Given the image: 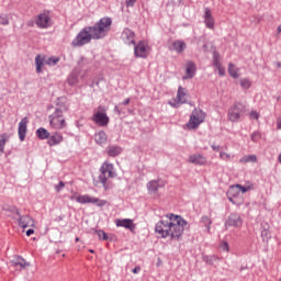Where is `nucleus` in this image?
<instances>
[{
    "label": "nucleus",
    "instance_id": "nucleus-1",
    "mask_svg": "<svg viewBox=\"0 0 281 281\" xmlns=\"http://www.w3.org/2000/svg\"><path fill=\"white\" fill-rule=\"evenodd\" d=\"M111 25H113L111 18H101L94 25L83 27L72 40L71 46L85 47V45H89L91 41H102V38H106L109 32H111Z\"/></svg>",
    "mask_w": 281,
    "mask_h": 281
},
{
    "label": "nucleus",
    "instance_id": "nucleus-2",
    "mask_svg": "<svg viewBox=\"0 0 281 281\" xmlns=\"http://www.w3.org/2000/svg\"><path fill=\"white\" fill-rule=\"evenodd\" d=\"M188 227V221L175 214H168L165 218L157 222L155 232L159 238H170L171 240H181L184 229Z\"/></svg>",
    "mask_w": 281,
    "mask_h": 281
},
{
    "label": "nucleus",
    "instance_id": "nucleus-3",
    "mask_svg": "<svg viewBox=\"0 0 281 281\" xmlns=\"http://www.w3.org/2000/svg\"><path fill=\"white\" fill-rule=\"evenodd\" d=\"M68 111L69 104H67V99L59 98L57 100V108L48 116V122L55 131H63V128H67V121L65 120L63 113H67Z\"/></svg>",
    "mask_w": 281,
    "mask_h": 281
},
{
    "label": "nucleus",
    "instance_id": "nucleus-4",
    "mask_svg": "<svg viewBox=\"0 0 281 281\" xmlns=\"http://www.w3.org/2000/svg\"><path fill=\"white\" fill-rule=\"evenodd\" d=\"M247 113V109L244 103L236 102L233 106L229 108L227 117L229 122H238L239 120H243L245 117V114Z\"/></svg>",
    "mask_w": 281,
    "mask_h": 281
},
{
    "label": "nucleus",
    "instance_id": "nucleus-5",
    "mask_svg": "<svg viewBox=\"0 0 281 281\" xmlns=\"http://www.w3.org/2000/svg\"><path fill=\"white\" fill-rule=\"evenodd\" d=\"M100 172L101 175L99 176V181L106 190V175L108 177H110V179H115V177H117V173L115 172V167L113 166V164L104 161L100 168Z\"/></svg>",
    "mask_w": 281,
    "mask_h": 281
},
{
    "label": "nucleus",
    "instance_id": "nucleus-6",
    "mask_svg": "<svg viewBox=\"0 0 281 281\" xmlns=\"http://www.w3.org/2000/svg\"><path fill=\"white\" fill-rule=\"evenodd\" d=\"M203 122H205V112L201 109H194L190 115L189 122L187 123V127L191 130L199 128Z\"/></svg>",
    "mask_w": 281,
    "mask_h": 281
},
{
    "label": "nucleus",
    "instance_id": "nucleus-7",
    "mask_svg": "<svg viewBox=\"0 0 281 281\" xmlns=\"http://www.w3.org/2000/svg\"><path fill=\"white\" fill-rule=\"evenodd\" d=\"M53 23L49 11H44L35 18V25L40 27V30H47L48 27H52Z\"/></svg>",
    "mask_w": 281,
    "mask_h": 281
},
{
    "label": "nucleus",
    "instance_id": "nucleus-8",
    "mask_svg": "<svg viewBox=\"0 0 281 281\" xmlns=\"http://www.w3.org/2000/svg\"><path fill=\"white\" fill-rule=\"evenodd\" d=\"M77 203H80L81 205L91 203V204L97 205L98 207H104V205H106L105 200H100L99 198H93L89 194L78 195Z\"/></svg>",
    "mask_w": 281,
    "mask_h": 281
},
{
    "label": "nucleus",
    "instance_id": "nucleus-9",
    "mask_svg": "<svg viewBox=\"0 0 281 281\" xmlns=\"http://www.w3.org/2000/svg\"><path fill=\"white\" fill-rule=\"evenodd\" d=\"M149 52L150 47L146 41H140L137 45L134 46V55L136 58H148Z\"/></svg>",
    "mask_w": 281,
    "mask_h": 281
},
{
    "label": "nucleus",
    "instance_id": "nucleus-10",
    "mask_svg": "<svg viewBox=\"0 0 281 281\" xmlns=\"http://www.w3.org/2000/svg\"><path fill=\"white\" fill-rule=\"evenodd\" d=\"M186 102H188V90L180 86L178 88L176 100L173 102L169 101L168 104H170V106H173V109H177L179 104H186Z\"/></svg>",
    "mask_w": 281,
    "mask_h": 281
},
{
    "label": "nucleus",
    "instance_id": "nucleus-11",
    "mask_svg": "<svg viewBox=\"0 0 281 281\" xmlns=\"http://www.w3.org/2000/svg\"><path fill=\"white\" fill-rule=\"evenodd\" d=\"M225 227H243V217H240V214L232 213L225 222Z\"/></svg>",
    "mask_w": 281,
    "mask_h": 281
},
{
    "label": "nucleus",
    "instance_id": "nucleus-12",
    "mask_svg": "<svg viewBox=\"0 0 281 281\" xmlns=\"http://www.w3.org/2000/svg\"><path fill=\"white\" fill-rule=\"evenodd\" d=\"M92 122H94V124H97L98 126H109V115L101 111L95 112L92 115Z\"/></svg>",
    "mask_w": 281,
    "mask_h": 281
},
{
    "label": "nucleus",
    "instance_id": "nucleus-13",
    "mask_svg": "<svg viewBox=\"0 0 281 281\" xmlns=\"http://www.w3.org/2000/svg\"><path fill=\"white\" fill-rule=\"evenodd\" d=\"M116 227H124V229H128L130 232H135V223L131 218H116L114 221Z\"/></svg>",
    "mask_w": 281,
    "mask_h": 281
},
{
    "label": "nucleus",
    "instance_id": "nucleus-14",
    "mask_svg": "<svg viewBox=\"0 0 281 281\" xmlns=\"http://www.w3.org/2000/svg\"><path fill=\"white\" fill-rule=\"evenodd\" d=\"M166 183H164V180H151L147 183V190L149 194H157L159 192L160 188H164Z\"/></svg>",
    "mask_w": 281,
    "mask_h": 281
},
{
    "label": "nucleus",
    "instance_id": "nucleus-15",
    "mask_svg": "<svg viewBox=\"0 0 281 281\" xmlns=\"http://www.w3.org/2000/svg\"><path fill=\"white\" fill-rule=\"evenodd\" d=\"M194 76H196V64L189 60L186 64V75L182 78L183 80H191Z\"/></svg>",
    "mask_w": 281,
    "mask_h": 281
},
{
    "label": "nucleus",
    "instance_id": "nucleus-16",
    "mask_svg": "<svg viewBox=\"0 0 281 281\" xmlns=\"http://www.w3.org/2000/svg\"><path fill=\"white\" fill-rule=\"evenodd\" d=\"M122 41L125 45H135V32L130 29H125L121 34Z\"/></svg>",
    "mask_w": 281,
    "mask_h": 281
},
{
    "label": "nucleus",
    "instance_id": "nucleus-17",
    "mask_svg": "<svg viewBox=\"0 0 281 281\" xmlns=\"http://www.w3.org/2000/svg\"><path fill=\"white\" fill-rule=\"evenodd\" d=\"M27 117H23L18 127V135L20 142H25V135H27Z\"/></svg>",
    "mask_w": 281,
    "mask_h": 281
},
{
    "label": "nucleus",
    "instance_id": "nucleus-18",
    "mask_svg": "<svg viewBox=\"0 0 281 281\" xmlns=\"http://www.w3.org/2000/svg\"><path fill=\"white\" fill-rule=\"evenodd\" d=\"M189 164L194 166H205L207 164V158L201 154H193L189 156Z\"/></svg>",
    "mask_w": 281,
    "mask_h": 281
},
{
    "label": "nucleus",
    "instance_id": "nucleus-19",
    "mask_svg": "<svg viewBox=\"0 0 281 281\" xmlns=\"http://www.w3.org/2000/svg\"><path fill=\"white\" fill-rule=\"evenodd\" d=\"M63 134L55 132L53 134H49L47 144L48 146H59V144H63Z\"/></svg>",
    "mask_w": 281,
    "mask_h": 281
},
{
    "label": "nucleus",
    "instance_id": "nucleus-20",
    "mask_svg": "<svg viewBox=\"0 0 281 281\" xmlns=\"http://www.w3.org/2000/svg\"><path fill=\"white\" fill-rule=\"evenodd\" d=\"M80 76V69L75 68L67 78V83L70 87H76V85H78V82H80V79L78 78Z\"/></svg>",
    "mask_w": 281,
    "mask_h": 281
},
{
    "label": "nucleus",
    "instance_id": "nucleus-21",
    "mask_svg": "<svg viewBox=\"0 0 281 281\" xmlns=\"http://www.w3.org/2000/svg\"><path fill=\"white\" fill-rule=\"evenodd\" d=\"M248 190H251V187H243L241 184H235L229 188L228 194L231 196H238V192H241V194H245V192H248Z\"/></svg>",
    "mask_w": 281,
    "mask_h": 281
},
{
    "label": "nucleus",
    "instance_id": "nucleus-22",
    "mask_svg": "<svg viewBox=\"0 0 281 281\" xmlns=\"http://www.w3.org/2000/svg\"><path fill=\"white\" fill-rule=\"evenodd\" d=\"M204 25L209 30H214V18L212 16V10L204 9Z\"/></svg>",
    "mask_w": 281,
    "mask_h": 281
},
{
    "label": "nucleus",
    "instance_id": "nucleus-23",
    "mask_svg": "<svg viewBox=\"0 0 281 281\" xmlns=\"http://www.w3.org/2000/svg\"><path fill=\"white\" fill-rule=\"evenodd\" d=\"M186 42L178 40L172 42L170 49L171 52H177V54H183V52H186Z\"/></svg>",
    "mask_w": 281,
    "mask_h": 281
},
{
    "label": "nucleus",
    "instance_id": "nucleus-24",
    "mask_svg": "<svg viewBox=\"0 0 281 281\" xmlns=\"http://www.w3.org/2000/svg\"><path fill=\"white\" fill-rule=\"evenodd\" d=\"M18 223L23 229H25V227H32L34 225V220H32L29 215H22L19 217Z\"/></svg>",
    "mask_w": 281,
    "mask_h": 281
},
{
    "label": "nucleus",
    "instance_id": "nucleus-25",
    "mask_svg": "<svg viewBox=\"0 0 281 281\" xmlns=\"http://www.w3.org/2000/svg\"><path fill=\"white\" fill-rule=\"evenodd\" d=\"M12 265L14 267H20V269H26V267H30V262L25 261V259L21 256H16L13 260H12Z\"/></svg>",
    "mask_w": 281,
    "mask_h": 281
},
{
    "label": "nucleus",
    "instance_id": "nucleus-26",
    "mask_svg": "<svg viewBox=\"0 0 281 281\" xmlns=\"http://www.w3.org/2000/svg\"><path fill=\"white\" fill-rule=\"evenodd\" d=\"M94 140L99 146H102L103 144H106V132L99 131L94 134Z\"/></svg>",
    "mask_w": 281,
    "mask_h": 281
},
{
    "label": "nucleus",
    "instance_id": "nucleus-27",
    "mask_svg": "<svg viewBox=\"0 0 281 281\" xmlns=\"http://www.w3.org/2000/svg\"><path fill=\"white\" fill-rule=\"evenodd\" d=\"M35 67L36 74H41L43 71V67H45V57L37 55L35 57Z\"/></svg>",
    "mask_w": 281,
    "mask_h": 281
},
{
    "label": "nucleus",
    "instance_id": "nucleus-28",
    "mask_svg": "<svg viewBox=\"0 0 281 281\" xmlns=\"http://www.w3.org/2000/svg\"><path fill=\"white\" fill-rule=\"evenodd\" d=\"M109 157H117V155H122V147L111 145L108 147Z\"/></svg>",
    "mask_w": 281,
    "mask_h": 281
},
{
    "label": "nucleus",
    "instance_id": "nucleus-29",
    "mask_svg": "<svg viewBox=\"0 0 281 281\" xmlns=\"http://www.w3.org/2000/svg\"><path fill=\"white\" fill-rule=\"evenodd\" d=\"M200 225H202V227H205L206 232H210L212 226V218L207 215H203L200 220Z\"/></svg>",
    "mask_w": 281,
    "mask_h": 281
},
{
    "label": "nucleus",
    "instance_id": "nucleus-30",
    "mask_svg": "<svg viewBox=\"0 0 281 281\" xmlns=\"http://www.w3.org/2000/svg\"><path fill=\"white\" fill-rule=\"evenodd\" d=\"M36 137L38 139H49V131L45 130V127H40L35 132Z\"/></svg>",
    "mask_w": 281,
    "mask_h": 281
},
{
    "label": "nucleus",
    "instance_id": "nucleus-31",
    "mask_svg": "<svg viewBox=\"0 0 281 281\" xmlns=\"http://www.w3.org/2000/svg\"><path fill=\"white\" fill-rule=\"evenodd\" d=\"M238 71H240V69H238V67H236L234 64L228 65V74L231 78H234V79L240 78V74H238Z\"/></svg>",
    "mask_w": 281,
    "mask_h": 281
},
{
    "label": "nucleus",
    "instance_id": "nucleus-32",
    "mask_svg": "<svg viewBox=\"0 0 281 281\" xmlns=\"http://www.w3.org/2000/svg\"><path fill=\"white\" fill-rule=\"evenodd\" d=\"M256 161H258L256 155H246L239 159V164H256Z\"/></svg>",
    "mask_w": 281,
    "mask_h": 281
},
{
    "label": "nucleus",
    "instance_id": "nucleus-33",
    "mask_svg": "<svg viewBox=\"0 0 281 281\" xmlns=\"http://www.w3.org/2000/svg\"><path fill=\"white\" fill-rule=\"evenodd\" d=\"M8 142V134L0 135V157L5 150V143Z\"/></svg>",
    "mask_w": 281,
    "mask_h": 281
},
{
    "label": "nucleus",
    "instance_id": "nucleus-34",
    "mask_svg": "<svg viewBox=\"0 0 281 281\" xmlns=\"http://www.w3.org/2000/svg\"><path fill=\"white\" fill-rule=\"evenodd\" d=\"M202 260L206 265H214V262H216L218 260V257L214 256V255L213 256L204 255V256H202Z\"/></svg>",
    "mask_w": 281,
    "mask_h": 281
},
{
    "label": "nucleus",
    "instance_id": "nucleus-35",
    "mask_svg": "<svg viewBox=\"0 0 281 281\" xmlns=\"http://www.w3.org/2000/svg\"><path fill=\"white\" fill-rule=\"evenodd\" d=\"M261 238L263 243H269L271 239V232L269 231V226L261 231Z\"/></svg>",
    "mask_w": 281,
    "mask_h": 281
},
{
    "label": "nucleus",
    "instance_id": "nucleus-36",
    "mask_svg": "<svg viewBox=\"0 0 281 281\" xmlns=\"http://www.w3.org/2000/svg\"><path fill=\"white\" fill-rule=\"evenodd\" d=\"M235 157H236L235 155L227 154L225 151H220V159L222 161H234Z\"/></svg>",
    "mask_w": 281,
    "mask_h": 281
},
{
    "label": "nucleus",
    "instance_id": "nucleus-37",
    "mask_svg": "<svg viewBox=\"0 0 281 281\" xmlns=\"http://www.w3.org/2000/svg\"><path fill=\"white\" fill-rule=\"evenodd\" d=\"M58 63H60V58L54 56L45 60V65H49V67H55V65H58Z\"/></svg>",
    "mask_w": 281,
    "mask_h": 281
},
{
    "label": "nucleus",
    "instance_id": "nucleus-38",
    "mask_svg": "<svg viewBox=\"0 0 281 281\" xmlns=\"http://www.w3.org/2000/svg\"><path fill=\"white\" fill-rule=\"evenodd\" d=\"M239 85L241 89H251V80H249L248 78H241L239 80Z\"/></svg>",
    "mask_w": 281,
    "mask_h": 281
},
{
    "label": "nucleus",
    "instance_id": "nucleus-39",
    "mask_svg": "<svg viewBox=\"0 0 281 281\" xmlns=\"http://www.w3.org/2000/svg\"><path fill=\"white\" fill-rule=\"evenodd\" d=\"M220 57L221 55H218V53H213V65L215 66V69L221 67V61L218 60Z\"/></svg>",
    "mask_w": 281,
    "mask_h": 281
},
{
    "label": "nucleus",
    "instance_id": "nucleus-40",
    "mask_svg": "<svg viewBox=\"0 0 281 281\" xmlns=\"http://www.w3.org/2000/svg\"><path fill=\"white\" fill-rule=\"evenodd\" d=\"M97 236L100 240H109V235L102 229L97 231Z\"/></svg>",
    "mask_w": 281,
    "mask_h": 281
},
{
    "label": "nucleus",
    "instance_id": "nucleus-41",
    "mask_svg": "<svg viewBox=\"0 0 281 281\" xmlns=\"http://www.w3.org/2000/svg\"><path fill=\"white\" fill-rule=\"evenodd\" d=\"M10 20L8 19V14H1L0 15V25H9Z\"/></svg>",
    "mask_w": 281,
    "mask_h": 281
},
{
    "label": "nucleus",
    "instance_id": "nucleus-42",
    "mask_svg": "<svg viewBox=\"0 0 281 281\" xmlns=\"http://www.w3.org/2000/svg\"><path fill=\"white\" fill-rule=\"evenodd\" d=\"M262 136H261V134H260V132H254L252 134H251V136H250V139H251V142H258L260 138H261Z\"/></svg>",
    "mask_w": 281,
    "mask_h": 281
},
{
    "label": "nucleus",
    "instance_id": "nucleus-43",
    "mask_svg": "<svg viewBox=\"0 0 281 281\" xmlns=\"http://www.w3.org/2000/svg\"><path fill=\"white\" fill-rule=\"evenodd\" d=\"M220 249H221L222 251H229V244H227V241H222V243L220 244Z\"/></svg>",
    "mask_w": 281,
    "mask_h": 281
},
{
    "label": "nucleus",
    "instance_id": "nucleus-44",
    "mask_svg": "<svg viewBox=\"0 0 281 281\" xmlns=\"http://www.w3.org/2000/svg\"><path fill=\"white\" fill-rule=\"evenodd\" d=\"M260 117V114L258 113V111H251L249 113V120H258Z\"/></svg>",
    "mask_w": 281,
    "mask_h": 281
},
{
    "label": "nucleus",
    "instance_id": "nucleus-45",
    "mask_svg": "<svg viewBox=\"0 0 281 281\" xmlns=\"http://www.w3.org/2000/svg\"><path fill=\"white\" fill-rule=\"evenodd\" d=\"M212 150H214V153H223V147H221L220 145H211Z\"/></svg>",
    "mask_w": 281,
    "mask_h": 281
},
{
    "label": "nucleus",
    "instance_id": "nucleus-46",
    "mask_svg": "<svg viewBox=\"0 0 281 281\" xmlns=\"http://www.w3.org/2000/svg\"><path fill=\"white\" fill-rule=\"evenodd\" d=\"M63 188H65V182L63 181H59V183L55 186L56 192H60Z\"/></svg>",
    "mask_w": 281,
    "mask_h": 281
},
{
    "label": "nucleus",
    "instance_id": "nucleus-47",
    "mask_svg": "<svg viewBox=\"0 0 281 281\" xmlns=\"http://www.w3.org/2000/svg\"><path fill=\"white\" fill-rule=\"evenodd\" d=\"M215 69L218 71V76H225V68L223 66H218Z\"/></svg>",
    "mask_w": 281,
    "mask_h": 281
},
{
    "label": "nucleus",
    "instance_id": "nucleus-48",
    "mask_svg": "<svg viewBox=\"0 0 281 281\" xmlns=\"http://www.w3.org/2000/svg\"><path fill=\"white\" fill-rule=\"evenodd\" d=\"M277 128L281 131V115L277 119Z\"/></svg>",
    "mask_w": 281,
    "mask_h": 281
},
{
    "label": "nucleus",
    "instance_id": "nucleus-49",
    "mask_svg": "<svg viewBox=\"0 0 281 281\" xmlns=\"http://www.w3.org/2000/svg\"><path fill=\"white\" fill-rule=\"evenodd\" d=\"M121 104L123 105L131 104V99L130 98L125 99Z\"/></svg>",
    "mask_w": 281,
    "mask_h": 281
},
{
    "label": "nucleus",
    "instance_id": "nucleus-50",
    "mask_svg": "<svg viewBox=\"0 0 281 281\" xmlns=\"http://www.w3.org/2000/svg\"><path fill=\"white\" fill-rule=\"evenodd\" d=\"M139 271H142V268H139V267H135V268L132 270L133 273H138Z\"/></svg>",
    "mask_w": 281,
    "mask_h": 281
},
{
    "label": "nucleus",
    "instance_id": "nucleus-51",
    "mask_svg": "<svg viewBox=\"0 0 281 281\" xmlns=\"http://www.w3.org/2000/svg\"><path fill=\"white\" fill-rule=\"evenodd\" d=\"M135 1L137 0H127L126 3L127 5H135Z\"/></svg>",
    "mask_w": 281,
    "mask_h": 281
},
{
    "label": "nucleus",
    "instance_id": "nucleus-52",
    "mask_svg": "<svg viewBox=\"0 0 281 281\" xmlns=\"http://www.w3.org/2000/svg\"><path fill=\"white\" fill-rule=\"evenodd\" d=\"M34 234V229L30 228L26 231V236H32Z\"/></svg>",
    "mask_w": 281,
    "mask_h": 281
},
{
    "label": "nucleus",
    "instance_id": "nucleus-53",
    "mask_svg": "<svg viewBox=\"0 0 281 281\" xmlns=\"http://www.w3.org/2000/svg\"><path fill=\"white\" fill-rule=\"evenodd\" d=\"M70 201H77L78 202V195H71Z\"/></svg>",
    "mask_w": 281,
    "mask_h": 281
},
{
    "label": "nucleus",
    "instance_id": "nucleus-54",
    "mask_svg": "<svg viewBox=\"0 0 281 281\" xmlns=\"http://www.w3.org/2000/svg\"><path fill=\"white\" fill-rule=\"evenodd\" d=\"M114 111L120 115V108L115 105Z\"/></svg>",
    "mask_w": 281,
    "mask_h": 281
},
{
    "label": "nucleus",
    "instance_id": "nucleus-55",
    "mask_svg": "<svg viewBox=\"0 0 281 281\" xmlns=\"http://www.w3.org/2000/svg\"><path fill=\"white\" fill-rule=\"evenodd\" d=\"M278 34H281V24L277 27Z\"/></svg>",
    "mask_w": 281,
    "mask_h": 281
},
{
    "label": "nucleus",
    "instance_id": "nucleus-56",
    "mask_svg": "<svg viewBox=\"0 0 281 281\" xmlns=\"http://www.w3.org/2000/svg\"><path fill=\"white\" fill-rule=\"evenodd\" d=\"M277 67H278V69H281V63L280 61L277 63Z\"/></svg>",
    "mask_w": 281,
    "mask_h": 281
},
{
    "label": "nucleus",
    "instance_id": "nucleus-57",
    "mask_svg": "<svg viewBox=\"0 0 281 281\" xmlns=\"http://www.w3.org/2000/svg\"><path fill=\"white\" fill-rule=\"evenodd\" d=\"M278 161H279V164H281V154L278 157Z\"/></svg>",
    "mask_w": 281,
    "mask_h": 281
},
{
    "label": "nucleus",
    "instance_id": "nucleus-58",
    "mask_svg": "<svg viewBox=\"0 0 281 281\" xmlns=\"http://www.w3.org/2000/svg\"><path fill=\"white\" fill-rule=\"evenodd\" d=\"M89 251H90V254H94V250H92V249H90Z\"/></svg>",
    "mask_w": 281,
    "mask_h": 281
},
{
    "label": "nucleus",
    "instance_id": "nucleus-59",
    "mask_svg": "<svg viewBox=\"0 0 281 281\" xmlns=\"http://www.w3.org/2000/svg\"><path fill=\"white\" fill-rule=\"evenodd\" d=\"M99 111H102V106H99Z\"/></svg>",
    "mask_w": 281,
    "mask_h": 281
},
{
    "label": "nucleus",
    "instance_id": "nucleus-60",
    "mask_svg": "<svg viewBox=\"0 0 281 281\" xmlns=\"http://www.w3.org/2000/svg\"><path fill=\"white\" fill-rule=\"evenodd\" d=\"M78 240H79V238L77 237V238H76V243H78Z\"/></svg>",
    "mask_w": 281,
    "mask_h": 281
}]
</instances>
